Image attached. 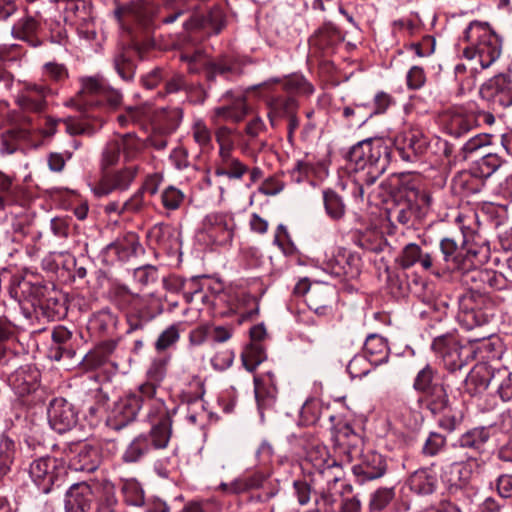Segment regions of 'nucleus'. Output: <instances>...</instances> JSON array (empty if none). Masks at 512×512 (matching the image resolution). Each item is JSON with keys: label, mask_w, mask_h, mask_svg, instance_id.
Returning <instances> with one entry per match:
<instances>
[{"label": "nucleus", "mask_w": 512, "mask_h": 512, "mask_svg": "<svg viewBox=\"0 0 512 512\" xmlns=\"http://www.w3.org/2000/svg\"><path fill=\"white\" fill-rule=\"evenodd\" d=\"M469 46L463 50L467 60L478 59L481 69L489 68L501 55V40L488 23L473 21L464 31Z\"/></svg>", "instance_id": "f257e3e1"}, {"label": "nucleus", "mask_w": 512, "mask_h": 512, "mask_svg": "<svg viewBox=\"0 0 512 512\" xmlns=\"http://www.w3.org/2000/svg\"><path fill=\"white\" fill-rule=\"evenodd\" d=\"M391 153L390 146L382 139H365L350 149L348 161L356 171L367 169V175L373 183L386 171Z\"/></svg>", "instance_id": "f03ea898"}, {"label": "nucleus", "mask_w": 512, "mask_h": 512, "mask_svg": "<svg viewBox=\"0 0 512 512\" xmlns=\"http://www.w3.org/2000/svg\"><path fill=\"white\" fill-rule=\"evenodd\" d=\"M490 336V334L478 335L469 339L468 344H461L454 334L448 333L434 338L431 348L441 358L444 367L450 372H455L474 359L476 351L473 343L486 340Z\"/></svg>", "instance_id": "7ed1b4c3"}, {"label": "nucleus", "mask_w": 512, "mask_h": 512, "mask_svg": "<svg viewBox=\"0 0 512 512\" xmlns=\"http://www.w3.org/2000/svg\"><path fill=\"white\" fill-rule=\"evenodd\" d=\"M154 388L150 385H140L135 391L121 398L112 410L107 420L108 426L113 430H120L134 421L138 412L144 405L153 407Z\"/></svg>", "instance_id": "20e7f679"}, {"label": "nucleus", "mask_w": 512, "mask_h": 512, "mask_svg": "<svg viewBox=\"0 0 512 512\" xmlns=\"http://www.w3.org/2000/svg\"><path fill=\"white\" fill-rule=\"evenodd\" d=\"M138 171L139 168L136 165L104 171L92 191L97 197L108 196L113 192L127 191L135 181Z\"/></svg>", "instance_id": "39448f33"}, {"label": "nucleus", "mask_w": 512, "mask_h": 512, "mask_svg": "<svg viewBox=\"0 0 512 512\" xmlns=\"http://www.w3.org/2000/svg\"><path fill=\"white\" fill-rule=\"evenodd\" d=\"M180 60L187 63L188 71L197 74L203 71L207 80H214L216 76L227 77L234 70L231 61L223 58L219 61H211L202 51L181 52Z\"/></svg>", "instance_id": "423d86ee"}, {"label": "nucleus", "mask_w": 512, "mask_h": 512, "mask_svg": "<svg viewBox=\"0 0 512 512\" xmlns=\"http://www.w3.org/2000/svg\"><path fill=\"white\" fill-rule=\"evenodd\" d=\"M474 105L453 106L441 116L443 130L455 138H460L477 127Z\"/></svg>", "instance_id": "0eeeda50"}, {"label": "nucleus", "mask_w": 512, "mask_h": 512, "mask_svg": "<svg viewBox=\"0 0 512 512\" xmlns=\"http://www.w3.org/2000/svg\"><path fill=\"white\" fill-rule=\"evenodd\" d=\"M98 485H101V480L72 484L65 493V512H89L99 495Z\"/></svg>", "instance_id": "6e6552de"}, {"label": "nucleus", "mask_w": 512, "mask_h": 512, "mask_svg": "<svg viewBox=\"0 0 512 512\" xmlns=\"http://www.w3.org/2000/svg\"><path fill=\"white\" fill-rule=\"evenodd\" d=\"M147 417L152 424L150 446L156 449L166 448L172 433V420L168 409L162 401H153Z\"/></svg>", "instance_id": "1a4fd4ad"}, {"label": "nucleus", "mask_w": 512, "mask_h": 512, "mask_svg": "<svg viewBox=\"0 0 512 512\" xmlns=\"http://www.w3.org/2000/svg\"><path fill=\"white\" fill-rule=\"evenodd\" d=\"M480 95L494 110L510 107L512 106V80L504 74L496 75L481 86Z\"/></svg>", "instance_id": "9d476101"}, {"label": "nucleus", "mask_w": 512, "mask_h": 512, "mask_svg": "<svg viewBox=\"0 0 512 512\" xmlns=\"http://www.w3.org/2000/svg\"><path fill=\"white\" fill-rule=\"evenodd\" d=\"M58 462L52 457H40L30 464L29 475L39 489L47 494L53 485L60 486L61 471Z\"/></svg>", "instance_id": "9b49d317"}, {"label": "nucleus", "mask_w": 512, "mask_h": 512, "mask_svg": "<svg viewBox=\"0 0 512 512\" xmlns=\"http://www.w3.org/2000/svg\"><path fill=\"white\" fill-rule=\"evenodd\" d=\"M395 152L406 162H414L428 149V138L419 129H409L395 138Z\"/></svg>", "instance_id": "f8f14e48"}, {"label": "nucleus", "mask_w": 512, "mask_h": 512, "mask_svg": "<svg viewBox=\"0 0 512 512\" xmlns=\"http://www.w3.org/2000/svg\"><path fill=\"white\" fill-rule=\"evenodd\" d=\"M463 281L470 286L472 291L488 293L494 290H505L509 287V281L501 273L490 269H472L463 275Z\"/></svg>", "instance_id": "ddd939ff"}, {"label": "nucleus", "mask_w": 512, "mask_h": 512, "mask_svg": "<svg viewBox=\"0 0 512 512\" xmlns=\"http://www.w3.org/2000/svg\"><path fill=\"white\" fill-rule=\"evenodd\" d=\"M58 95V88L49 84H27L17 97L18 105L27 111L41 112L47 105V98Z\"/></svg>", "instance_id": "4468645a"}, {"label": "nucleus", "mask_w": 512, "mask_h": 512, "mask_svg": "<svg viewBox=\"0 0 512 512\" xmlns=\"http://www.w3.org/2000/svg\"><path fill=\"white\" fill-rule=\"evenodd\" d=\"M48 422L53 430L65 433L77 423V412L74 406L64 398H54L47 410Z\"/></svg>", "instance_id": "2eb2a0df"}, {"label": "nucleus", "mask_w": 512, "mask_h": 512, "mask_svg": "<svg viewBox=\"0 0 512 512\" xmlns=\"http://www.w3.org/2000/svg\"><path fill=\"white\" fill-rule=\"evenodd\" d=\"M306 461L309 462L319 473L327 475L328 483L338 482L339 477L333 473L334 470H341L337 461L330 457L327 448L318 441H312L306 446Z\"/></svg>", "instance_id": "dca6fc26"}, {"label": "nucleus", "mask_w": 512, "mask_h": 512, "mask_svg": "<svg viewBox=\"0 0 512 512\" xmlns=\"http://www.w3.org/2000/svg\"><path fill=\"white\" fill-rule=\"evenodd\" d=\"M419 218H421L419 205L414 204L413 199L407 195L395 198L392 205L387 208V220L391 226L400 224L410 227Z\"/></svg>", "instance_id": "f3484780"}, {"label": "nucleus", "mask_w": 512, "mask_h": 512, "mask_svg": "<svg viewBox=\"0 0 512 512\" xmlns=\"http://www.w3.org/2000/svg\"><path fill=\"white\" fill-rule=\"evenodd\" d=\"M99 449L90 444H78L70 449L68 465L74 471L94 472L101 464Z\"/></svg>", "instance_id": "a211bd4d"}, {"label": "nucleus", "mask_w": 512, "mask_h": 512, "mask_svg": "<svg viewBox=\"0 0 512 512\" xmlns=\"http://www.w3.org/2000/svg\"><path fill=\"white\" fill-rule=\"evenodd\" d=\"M387 470L385 458L373 451L365 453L360 463L352 467L353 475L359 484L381 478Z\"/></svg>", "instance_id": "6ab92c4d"}, {"label": "nucleus", "mask_w": 512, "mask_h": 512, "mask_svg": "<svg viewBox=\"0 0 512 512\" xmlns=\"http://www.w3.org/2000/svg\"><path fill=\"white\" fill-rule=\"evenodd\" d=\"M9 294L11 298L19 303L27 301L33 306H44V300L42 299L44 288L26 280L20 274L12 276L9 286Z\"/></svg>", "instance_id": "aec40b11"}, {"label": "nucleus", "mask_w": 512, "mask_h": 512, "mask_svg": "<svg viewBox=\"0 0 512 512\" xmlns=\"http://www.w3.org/2000/svg\"><path fill=\"white\" fill-rule=\"evenodd\" d=\"M235 223L232 217L224 214H212L206 218L205 229L208 237L216 244L225 245L231 242Z\"/></svg>", "instance_id": "412c9836"}, {"label": "nucleus", "mask_w": 512, "mask_h": 512, "mask_svg": "<svg viewBox=\"0 0 512 512\" xmlns=\"http://www.w3.org/2000/svg\"><path fill=\"white\" fill-rule=\"evenodd\" d=\"M255 398L258 410L263 415L265 410L272 409L275 406L277 398V387L272 372L254 377Z\"/></svg>", "instance_id": "4be33fe9"}, {"label": "nucleus", "mask_w": 512, "mask_h": 512, "mask_svg": "<svg viewBox=\"0 0 512 512\" xmlns=\"http://www.w3.org/2000/svg\"><path fill=\"white\" fill-rule=\"evenodd\" d=\"M496 370L486 363L476 364L465 379L464 388L470 395L485 391L489 385H494L495 378H499Z\"/></svg>", "instance_id": "5701e85b"}, {"label": "nucleus", "mask_w": 512, "mask_h": 512, "mask_svg": "<svg viewBox=\"0 0 512 512\" xmlns=\"http://www.w3.org/2000/svg\"><path fill=\"white\" fill-rule=\"evenodd\" d=\"M335 294L334 287L325 283H315L307 291L306 303L318 315H326L331 311V302Z\"/></svg>", "instance_id": "b1692460"}, {"label": "nucleus", "mask_w": 512, "mask_h": 512, "mask_svg": "<svg viewBox=\"0 0 512 512\" xmlns=\"http://www.w3.org/2000/svg\"><path fill=\"white\" fill-rule=\"evenodd\" d=\"M266 479L267 475L264 472L254 471L243 474L230 483H221L219 489L227 495H238L261 488Z\"/></svg>", "instance_id": "393cba45"}, {"label": "nucleus", "mask_w": 512, "mask_h": 512, "mask_svg": "<svg viewBox=\"0 0 512 512\" xmlns=\"http://www.w3.org/2000/svg\"><path fill=\"white\" fill-rule=\"evenodd\" d=\"M63 15L66 23L86 27L92 20V7L87 0H63Z\"/></svg>", "instance_id": "a878e982"}, {"label": "nucleus", "mask_w": 512, "mask_h": 512, "mask_svg": "<svg viewBox=\"0 0 512 512\" xmlns=\"http://www.w3.org/2000/svg\"><path fill=\"white\" fill-rule=\"evenodd\" d=\"M225 25V15L220 7H213L205 16L193 15L184 23L185 29L210 28L218 34Z\"/></svg>", "instance_id": "bb28decb"}, {"label": "nucleus", "mask_w": 512, "mask_h": 512, "mask_svg": "<svg viewBox=\"0 0 512 512\" xmlns=\"http://www.w3.org/2000/svg\"><path fill=\"white\" fill-rule=\"evenodd\" d=\"M485 462L482 458L467 455L465 460L454 462L451 464V472L456 475L457 480L466 485L472 477L483 472Z\"/></svg>", "instance_id": "cd10ccee"}, {"label": "nucleus", "mask_w": 512, "mask_h": 512, "mask_svg": "<svg viewBox=\"0 0 512 512\" xmlns=\"http://www.w3.org/2000/svg\"><path fill=\"white\" fill-rule=\"evenodd\" d=\"M41 28V17L39 14L35 16H25L20 19L12 28L14 37L28 42L31 46H38L39 39L36 37Z\"/></svg>", "instance_id": "c85d7f7f"}, {"label": "nucleus", "mask_w": 512, "mask_h": 512, "mask_svg": "<svg viewBox=\"0 0 512 512\" xmlns=\"http://www.w3.org/2000/svg\"><path fill=\"white\" fill-rule=\"evenodd\" d=\"M397 263L404 269L419 263L424 270H429L433 266V258L430 254L423 253L419 245L409 243L403 248Z\"/></svg>", "instance_id": "c756f323"}, {"label": "nucleus", "mask_w": 512, "mask_h": 512, "mask_svg": "<svg viewBox=\"0 0 512 512\" xmlns=\"http://www.w3.org/2000/svg\"><path fill=\"white\" fill-rule=\"evenodd\" d=\"M248 171V166L238 158L233 157L232 153L219 156V160L215 167L216 176H226L227 178L234 180L242 179Z\"/></svg>", "instance_id": "7c9ffc66"}, {"label": "nucleus", "mask_w": 512, "mask_h": 512, "mask_svg": "<svg viewBox=\"0 0 512 512\" xmlns=\"http://www.w3.org/2000/svg\"><path fill=\"white\" fill-rule=\"evenodd\" d=\"M494 314L491 308L482 310L476 306L464 304V308L458 315L459 323L467 330L480 327L491 321Z\"/></svg>", "instance_id": "2f4dec72"}, {"label": "nucleus", "mask_w": 512, "mask_h": 512, "mask_svg": "<svg viewBox=\"0 0 512 512\" xmlns=\"http://www.w3.org/2000/svg\"><path fill=\"white\" fill-rule=\"evenodd\" d=\"M490 438L489 431L484 427L473 428L463 433L457 440L455 446L468 449L477 454H482L486 443Z\"/></svg>", "instance_id": "473e14b6"}, {"label": "nucleus", "mask_w": 512, "mask_h": 512, "mask_svg": "<svg viewBox=\"0 0 512 512\" xmlns=\"http://www.w3.org/2000/svg\"><path fill=\"white\" fill-rule=\"evenodd\" d=\"M140 244L135 235L131 234L123 239L110 243L105 248L108 257H115L119 261H126L137 254Z\"/></svg>", "instance_id": "72a5a7b5"}, {"label": "nucleus", "mask_w": 512, "mask_h": 512, "mask_svg": "<svg viewBox=\"0 0 512 512\" xmlns=\"http://www.w3.org/2000/svg\"><path fill=\"white\" fill-rule=\"evenodd\" d=\"M408 486L411 491L418 495H429L436 489L437 478L430 470L419 469L409 477Z\"/></svg>", "instance_id": "f704fd0d"}, {"label": "nucleus", "mask_w": 512, "mask_h": 512, "mask_svg": "<svg viewBox=\"0 0 512 512\" xmlns=\"http://www.w3.org/2000/svg\"><path fill=\"white\" fill-rule=\"evenodd\" d=\"M364 351L370 364L379 365L387 361L389 348L386 340L377 334L368 335L364 343Z\"/></svg>", "instance_id": "c9c22d12"}, {"label": "nucleus", "mask_w": 512, "mask_h": 512, "mask_svg": "<svg viewBox=\"0 0 512 512\" xmlns=\"http://www.w3.org/2000/svg\"><path fill=\"white\" fill-rule=\"evenodd\" d=\"M420 401H423L427 409L434 415L444 413L449 408V396L444 384L422 395Z\"/></svg>", "instance_id": "e433bc0d"}, {"label": "nucleus", "mask_w": 512, "mask_h": 512, "mask_svg": "<svg viewBox=\"0 0 512 512\" xmlns=\"http://www.w3.org/2000/svg\"><path fill=\"white\" fill-rule=\"evenodd\" d=\"M106 85L99 77H86L81 79V90L78 93L80 99L72 100L79 110L83 109L84 105L92 104L93 101L88 99V96L97 95L101 97Z\"/></svg>", "instance_id": "4c0bfd02"}, {"label": "nucleus", "mask_w": 512, "mask_h": 512, "mask_svg": "<svg viewBox=\"0 0 512 512\" xmlns=\"http://www.w3.org/2000/svg\"><path fill=\"white\" fill-rule=\"evenodd\" d=\"M119 18L124 17L135 21L142 26H147L152 18V7L146 1L133 2L116 12Z\"/></svg>", "instance_id": "58836bf2"}, {"label": "nucleus", "mask_w": 512, "mask_h": 512, "mask_svg": "<svg viewBox=\"0 0 512 512\" xmlns=\"http://www.w3.org/2000/svg\"><path fill=\"white\" fill-rule=\"evenodd\" d=\"M487 250L477 246L463 247V254L458 262V271L463 272V275L472 271V269H479V267L487 260Z\"/></svg>", "instance_id": "ea45409f"}, {"label": "nucleus", "mask_w": 512, "mask_h": 512, "mask_svg": "<svg viewBox=\"0 0 512 512\" xmlns=\"http://www.w3.org/2000/svg\"><path fill=\"white\" fill-rule=\"evenodd\" d=\"M99 495L96 497L97 506L95 512H119V503L115 496V487L109 480H101L98 485Z\"/></svg>", "instance_id": "a19ab883"}, {"label": "nucleus", "mask_w": 512, "mask_h": 512, "mask_svg": "<svg viewBox=\"0 0 512 512\" xmlns=\"http://www.w3.org/2000/svg\"><path fill=\"white\" fill-rule=\"evenodd\" d=\"M268 106L270 109L268 116L273 125L275 117H288L296 113L298 103L296 99L291 96H276L270 98Z\"/></svg>", "instance_id": "79ce46f5"}, {"label": "nucleus", "mask_w": 512, "mask_h": 512, "mask_svg": "<svg viewBox=\"0 0 512 512\" xmlns=\"http://www.w3.org/2000/svg\"><path fill=\"white\" fill-rule=\"evenodd\" d=\"M42 78L43 84L61 86L69 78V71L64 64L50 61L42 66Z\"/></svg>", "instance_id": "37998d69"}, {"label": "nucleus", "mask_w": 512, "mask_h": 512, "mask_svg": "<svg viewBox=\"0 0 512 512\" xmlns=\"http://www.w3.org/2000/svg\"><path fill=\"white\" fill-rule=\"evenodd\" d=\"M437 377V370L431 365L427 364L417 373L413 382L414 390L421 393L422 395L433 390L442 384L437 381Z\"/></svg>", "instance_id": "c03bdc74"}, {"label": "nucleus", "mask_w": 512, "mask_h": 512, "mask_svg": "<svg viewBox=\"0 0 512 512\" xmlns=\"http://www.w3.org/2000/svg\"><path fill=\"white\" fill-rule=\"evenodd\" d=\"M30 370V367H20L9 378L20 394L29 393L35 389L38 372L34 370L28 374Z\"/></svg>", "instance_id": "a18cd8bd"}, {"label": "nucleus", "mask_w": 512, "mask_h": 512, "mask_svg": "<svg viewBox=\"0 0 512 512\" xmlns=\"http://www.w3.org/2000/svg\"><path fill=\"white\" fill-rule=\"evenodd\" d=\"M323 203L326 214L333 220H340L346 212L342 197L331 189L323 191Z\"/></svg>", "instance_id": "49530a36"}, {"label": "nucleus", "mask_w": 512, "mask_h": 512, "mask_svg": "<svg viewBox=\"0 0 512 512\" xmlns=\"http://www.w3.org/2000/svg\"><path fill=\"white\" fill-rule=\"evenodd\" d=\"M463 247H459L456 240L451 237H445L440 241V250L449 269L458 270L457 260H460L463 254Z\"/></svg>", "instance_id": "de8ad7c7"}, {"label": "nucleus", "mask_w": 512, "mask_h": 512, "mask_svg": "<svg viewBox=\"0 0 512 512\" xmlns=\"http://www.w3.org/2000/svg\"><path fill=\"white\" fill-rule=\"evenodd\" d=\"M150 448V442L147 436L139 435L133 439L122 455L125 463L138 462Z\"/></svg>", "instance_id": "09e8293b"}, {"label": "nucleus", "mask_w": 512, "mask_h": 512, "mask_svg": "<svg viewBox=\"0 0 512 512\" xmlns=\"http://www.w3.org/2000/svg\"><path fill=\"white\" fill-rule=\"evenodd\" d=\"M266 359V352L261 343L251 342L242 353L244 367L252 372Z\"/></svg>", "instance_id": "8fccbe9b"}, {"label": "nucleus", "mask_w": 512, "mask_h": 512, "mask_svg": "<svg viewBox=\"0 0 512 512\" xmlns=\"http://www.w3.org/2000/svg\"><path fill=\"white\" fill-rule=\"evenodd\" d=\"M283 89L288 94L308 96L314 92L313 85L302 75L293 74L283 82Z\"/></svg>", "instance_id": "3c124183"}, {"label": "nucleus", "mask_w": 512, "mask_h": 512, "mask_svg": "<svg viewBox=\"0 0 512 512\" xmlns=\"http://www.w3.org/2000/svg\"><path fill=\"white\" fill-rule=\"evenodd\" d=\"M114 68L123 80L130 81L133 79L135 74V65L132 61L130 50L123 49L115 55Z\"/></svg>", "instance_id": "603ef678"}, {"label": "nucleus", "mask_w": 512, "mask_h": 512, "mask_svg": "<svg viewBox=\"0 0 512 512\" xmlns=\"http://www.w3.org/2000/svg\"><path fill=\"white\" fill-rule=\"evenodd\" d=\"M168 360L164 358H155L152 360L147 370V382L142 385H150L154 388V396L158 385L166 376Z\"/></svg>", "instance_id": "864d4df0"}, {"label": "nucleus", "mask_w": 512, "mask_h": 512, "mask_svg": "<svg viewBox=\"0 0 512 512\" xmlns=\"http://www.w3.org/2000/svg\"><path fill=\"white\" fill-rule=\"evenodd\" d=\"M126 161L134 159L141 150V142L133 133H126L115 138Z\"/></svg>", "instance_id": "5fc2aeb1"}, {"label": "nucleus", "mask_w": 512, "mask_h": 512, "mask_svg": "<svg viewBox=\"0 0 512 512\" xmlns=\"http://www.w3.org/2000/svg\"><path fill=\"white\" fill-rule=\"evenodd\" d=\"M121 491L127 504L141 506L144 503V492L136 480H125Z\"/></svg>", "instance_id": "6e6d98bb"}, {"label": "nucleus", "mask_w": 512, "mask_h": 512, "mask_svg": "<svg viewBox=\"0 0 512 512\" xmlns=\"http://www.w3.org/2000/svg\"><path fill=\"white\" fill-rule=\"evenodd\" d=\"M446 443V436L439 432H430L423 443L421 452L424 456H436L444 450Z\"/></svg>", "instance_id": "4d7b16f0"}, {"label": "nucleus", "mask_w": 512, "mask_h": 512, "mask_svg": "<svg viewBox=\"0 0 512 512\" xmlns=\"http://www.w3.org/2000/svg\"><path fill=\"white\" fill-rule=\"evenodd\" d=\"M148 117V110L143 106L126 107L125 112L117 116V121L121 127L128 124H141Z\"/></svg>", "instance_id": "13d9d810"}, {"label": "nucleus", "mask_w": 512, "mask_h": 512, "mask_svg": "<svg viewBox=\"0 0 512 512\" xmlns=\"http://www.w3.org/2000/svg\"><path fill=\"white\" fill-rule=\"evenodd\" d=\"M16 198V186L13 179L0 172V211L12 204Z\"/></svg>", "instance_id": "bf43d9fd"}, {"label": "nucleus", "mask_w": 512, "mask_h": 512, "mask_svg": "<svg viewBox=\"0 0 512 512\" xmlns=\"http://www.w3.org/2000/svg\"><path fill=\"white\" fill-rule=\"evenodd\" d=\"M358 262L359 258L356 255L344 251L342 254H339L336 258V263L339 266V270L336 271V273L347 276L358 275Z\"/></svg>", "instance_id": "052dcab7"}, {"label": "nucleus", "mask_w": 512, "mask_h": 512, "mask_svg": "<svg viewBox=\"0 0 512 512\" xmlns=\"http://www.w3.org/2000/svg\"><path fill=\"white\" fill-rule=\"evenodd\" d=\"M191 133L194 141L206 149L212 144V133L202 119H196L191 126Z\"/></svg>", "instance_id": "680f3d73"}, {"label": "nucleus", "mask_w": 512, "mask_h": 512, "mask_svg": "<svg viewBox=\"0 0 512 512\" xmlns=\"http://www.w3.org/2000/svg\"><path fill=\"white\" fill-rule=\"evenodd\" d=\"M496 374L500 375L495 378L494 386L497 387V392L503 401L512 400V373L507 372L505 369H497Z\"/></svg>", "instance_id": "e2e57ef3"}, {"label": "nucleus", "mask_w": 512, "mask_h": 512, "mask_svg": "<svg viewBox=\"0 0 512 512\" xmlns=\"http://www.w3.org/2000/svg\"><path fill=\"white\" fill-rule=\"evenodd\" d=\"M184 198V193L174 186H168L161 193L162 205L165 209L170 211L179 209Z\"/></svg>", "instance_id": "0e129e2a"}, {"label": "nucleus", "mask_w": 512, "mask_h": 512, "mask_svg": "<svg viewBox=\"0 0 512 512\" xmlns=\"http://www.w3.org/2000/svg\"><path fill=\"white\" fill-rule=\"evenodd\" d=\"M358 245L368 251L379 253L384 250L386 241L383 236L375 231L362 234L358 240Z\"/></svg>", "instance_id": "69168bd1"}, {"label": "nucleus", "mask_w": 512, "mask_h": 512, "mask_svg": "<svg viewBox=\"0 0 512 512\" xmlns=\"http://www.w3.org/2000/svg\"><path fill=\"white\" fill-rule=\"evenodd\" d=\"M180 338V330L177 324H172L161 332L155 342V349L158 352L165 351L174 345Z\"/></svg>", "instance_id": "338daca9"}, {"label": "nucleus", "mask_w": 512, "mask_h": 512, "mask_svg": "<svg viewBox=\"0 0 512 512\" xmlns=\"http://www.w3.org/2000/svg\"><path fill=\"white\" fill-rule=\"evenodd\" d=\"M120 146L116 140L109 141L102 151V157L100 162V168L104 172L109 167L116 165L120 159Z\"/></svg>", "instance_id": "774afa93"}]
</instances>
